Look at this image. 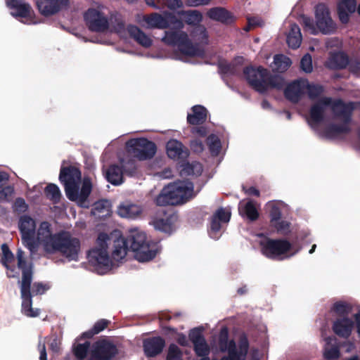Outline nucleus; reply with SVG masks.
<instances>
[{
	"label": "nucleus",
	"instance_id": "nucleus-1",
	"mask_svg": "<svg viewBox=\"0 0 360 360\" xmlns=\"http://www.w3.org/2000/svg\"><path fill=\"white\" fill-rule=\"evenodd\" d=\"M323 89L321 86L310 84L307 81V85L304 87V94L307 93L311 99L318 98L310 109L308 122L314 127L316 124L328 120L333 115L342 120L344 124L338 128V132L348 130L347 122L352 111L356 108L357 104L354 103H344L341 100L333 99L329 97H321Z\"/></svg>",
	"mask_w": 360,
	"mask_h": 360
},
{
	"label": "nucleus",
	"instance_id": "nucleus-2",
	"mask_svg": "<svg viewBox=\"0 0 360 360\" xmlns=\"http://www.w3.org/2000/svg\"><path fill=\"white\" fill-rule=\"evenodd\" d=\"M141 23L147 28L169 27L174 30L165 32L162 41L168 45L176 46L182 56H200L204 53L201 45L193 46L191 44L187 34L180 30L184 26L182 21L176 19L172 15L165 14L163 16L154 13L144 15Z\"/></svg>",
	"mask_w": 360,
	"mask_h": 360
},
{
	"label": "nucleus",
	"instance_id": "nucleus-3",
	"mask_svg": "<svg viewBox=\"0 0 360 360\" xmlns=\"http://www.w3.org/2000/svg\"><path fill=\"white\" fill-rule=\"evenodd\" d=\"M112 259L119 262L127 255L128 250L134 252V257L141 262L154 259L158 252L157 245L147 240L146 234L138 229H131L126 238L120 236L112 245Z\"/></svg>",
	"mask_w": 360,
	"mask_h": 360
},
{
	"label": "nucleus",
	"instance_id": "nucleus-4",
	"mask_svg": "<svg viewBox=\"0 0 360 360\" xmlns=\"http://www.w3.org/2000/svg\"><path fill=\"white\" fill-rule=\"evenodd\" d=\"M18 267L22 271L20 293L22 301V312L27 317H37L40 309L32 307V295H42L49 286L42 283H34L31 291V283L33 276V264L27 262L24 257V252L19 249L17 252Z\"/></svg>",
	"mask_w": 360,
	"mask_h": 360
},
{
	"label": "nucleus",
	"instance_id": "nucleus-5",
	"mask_svg": "<svg viewBox=\"0 0 360 360\" xmlns=\"http://www.w3.org/2000/svg\"><path fill=\"white\" fill-rule=\"evenodd\" d=\"M44 249L49 253H59L68 261H78L81 250L79 238L67 231H60L50 236L44 243Z\"/></svg>",
	"mask_w": 360,
	"mask_h": 360
},
{
	"label": "nucleus",
	"instance_id": "nucleus-6",
	"mask_svg": "<svg viewBox=\"0 0 360 360\" xmlns=\"http://www.w3.org/2000/svg\"><path fill=\"white\" fill-rule=\"evenodd\" d=\"M112 238L107 233H101L96 240V246L87 252V259L100 274L109 271L112 265L108 252V245L111 244Z\"/></svg>",
	"mask_w": 360,
	"mask_h": 360
},
{
	"label": "nucleus",
	"instance_id": "nucleus-7",
	"mask_svg": "<svg viewBox=\"0 0 360 360\" xmlns=\"http://www.w3.org/2000/svg\"><path fill=\"white\" fill-rule=\"evenodd\" d=\"M302 23L307 31L311 34H316L319 31L323 34H329L335 29L328 9L323 4L318 5L316 8V25L310 18L303 16Z\"/></svg>",
	"mask_w": 360,
	"mask_h": 360
},
{
	"label": "nucleus",
	"instance_id": "nucleus-8",
	"mask_svg": "<svg viewBox=\"0 0 360 360\" xmlns=\"http://www.w3.org/2000/svg\"><path fill=\"white\" fill-rule=\"evenodd\" d=\"M84 19L89 29L94 32H119L122 27L121 24H118L117 27L112 26L111 21L99 6L89 8L84 14Z\"/></svg>",
	"mask_w": 360,
	"mask_h": 360
},
{
	"label": "nucleus",
	"instance_id": "nucleus-9",
	"mask_svg": "<svg viewBox=\"0 0 360 360\" xmlns=\"http://www.w3.org/2000/svg\"><path fill=\"white\" fill-rule=\"evenodd\" d=\"M59 179L64 184L67 198L71 201H77L81 181L80 170L74 166L62 167Z\"/></svg>",
	"mask_w": 360,
	"mask_h": 360
},
{
	"label": "nucleus",
	"instance_id": "nucleus-10",
	"mask_svg": "<svg viewBox=\"0 0 360 360\" xmlns=\"http://www.w3.org/2000/svg\"><path fill=\"white\" fill-rule=\"evenodd\" d=\"M19 230L23 245L27 248L31 254H34L38 249L39 243L36 240V223L28 215L20 217L19 220Z\"/></svg>",
	"mask_w": 360,
	"mask_h": 360
},
{
	"label": "nucleus",
	"instance_id": "nucleus-11",
	"mask_svg": "<svg viewBox=\"0 0 360 360\" xmlns=\"http://www.w3.org/2000/svg\"><path fill=\"white\" fill-rule=\"evenodd\" d=\"M262 252L271 259H283L292 248V244L286 239L267 238L260 243Z\"/></svg>",
	"mask_w": 360,
	"mask_h": 360
},
{
	"label": "nucleus",
	"instance_id": "nucleus-12",
	"mask_svg": "<svg viewBox=\"0 0 360 360\" xmlns=\"http://www.w3.org/2000/svg\"><path fill=\"white\" fill-rule=\"evenodd\" d=\"M171 194L176 205H183L194 198L196 193L194 191V184L191 181H179L168 185Z\"/></svg>",
	"mask_w": 360,
	"mask_h": 360
},
{
	"label": "nucleus",
	"instance_id": "nucleus-13",
	"mask_svg": "<svg viewBox=\"0 0 360 360\" xmlns=\"http://www.w3.org/2000/svg\"><path fill=\"white\" fill-rule=\"evenodd\" d=\"M117 354L118 349L114 343L101 339L93 344L88 360H112Z\"/></svg>",
	"mask_w": 360,
	"mask_h": 360
},
{
	"label": "nucleus",
	"instance_id": "nucleus-14",
	"mask_svg": "<svg viewBox=\"0 0 360 360\" xmlns=\"http://www.w3.org/2000/svg\"><path fill=\"white\" fill-rule=\"evenodd\" d=\"M269 71L262 67L255 68H247L244 70V75L248 82L256 91L263 93L268 90Z\"/></svg>",
	"mask_w": 360,
	"mask_h": 360
},
{
	"label": "nucleus",
	"instance_id": "nucleus-15",
	"mask_svg": "<svg viewBox=\"0 0 360 360\" xmlns=\"http://www.w3.org/2000/svg\"><path fill=\"white\" fill-rule=\"evenodd\" d=\"M160 213L162 217H152L150 224L155 230L171 235L175 231V223L178 219L177 214L172 211L167 212L164 210H160Z\"/></svg>",
	"mask_w": 360,
	"mask_h": 360
},
{
	"label": "nucleus",
	"instance_id": "nucleus-16",
	"mask_svg": "<svg viewBox=\"0 0 360 360\" xmlns=\"http://www.w3.org/2000/svg\"><path fill=\"white\" fill-rule=\"evenodd\" d=\"M126 148L128 152L140 153L145 158H153L157 151L156 145L146 139H132L126 143Z\"/></svg>",
	"mask_w": 360,
	"mask_h": 360
},
{
	"label": "nucleus",
	"instance_id": "nucleus-17",
	"mask_svg": "<svg viewBox=\"0 0 360 360\" xmlns=\"http://www.w3.org/2000/svg\"><path fill=\"white\" fill-rule=\"evenodd\" d=\"M6 5L10 9L15 10L11 14L20 18V21L26 24L35 23L33 18V11L31 6L22 0H7Z\"/></svg>",
	"mask_w": 360,
	"mask_h": 360
},
{
	"label": "nucleus",
	"instance_id": "nucleus-18",
	"mask_svg": "<svg viewBox=\"0 0 360 360\" xmlns=\"http://www.w3.org/2000/svg\"><path fill=\"white\" fill-rule=\"evenodd\" d=\"M176 168L182 178H196L200 176L203 171L202 165L196 161H190L189 159H176Z\"/></svg>",
	"mask_w": 360,
	"mask_h": 360
},
{
	"label": "nucleus",
	"instance_id": "nucleus-19",
	"mask_svg": "<svg viewBox=\"0 0 360 360\" xmlns=\"http://www.w3.org/2000/svg\"><path fill=\"white\" fill-rule=\"evenodd\" d=\"M231 215V212L223 207L216 210L211 218L210 228L208 231L212 238L218 239L221 236V223L229 222Z\"/></svg>",
	"mask_w": 360,
	"mask_h": 360
},
{
	"label": "nucleus",
	"instance_id": "nucleus-20",
	"mask_svg": "<svg viewBox=\"0 0 360 360\" xmlns=\"http://www.w3.org/2000/svg\"><path fill=\"white\" fill-rule=\"evenodd\" d=\"M165 340L160 336L150 337L143 340V349L146 357H155L160 354L165 347Z\"/></svg>",
	"mask_w": 360,
	"mask_h": 360
},
{
	"label": "nucleus",
	"instance_id": "nucleus-21",
	"mask_svg": "<svg viewBox=\"0 0 360 360\" xmlns=\"http://www.w3.org/2000/svg\"><path fill=\"white\" fill-rule=\"evenodd\" d=\"M354 328V321L352 318L334 319L332 323L333 333L340 338L347 339Z\"/></svg>",
	"mask_w": 360,
	"mask_h": 360
},
{
	"label": "nucleus",
	"instance_id": "nucleus-22",
	"mask_svg": "<svg viewBox=\"0 0 360 360\" xmlns=\"http://www.w3.org/2000/svg\"><path fill=\"white\" fill-rule=\"evenodd\" d=\"M68 4L69 0H42L37 5L42 15H50L65 8Z\"/></svg>",
	"mask_w": 360,
	"mask_h": 360
},
{
	"label": "nucleus",
	"instance_id": "nucleus-23",
	"mask_svg": "<svg viewBox=\"0 0 360 360\" xmlns=\"http://www.w3.org/2000/svg\"><path fill=\"white\" fill-rule=\"evenodd\" d=\"M307 85V80L300 79L289 84L285 89V97L292 101L297 102L304 94V87Z\"/></svg>",
	"mask_w": 360,
	"mask_h": 360
},
{
	"label": "nucleus",
	"instance_id": "nucleus-24",
	"mask_svg": "<svg viewBox=\"0 0 360 360\" xmlns=\"http://www.w3.org/2000/svg\"><path fill=\"white\" fill-rule=\"evenodd\" d=\"M103 173L108 182L114 186H119L124 182V174L122 167L117 164H111L103 168Z\"/></svg>",
	"mask_w": 360,
	"mask_h": 360
},
{
	"label": "nucleus",
	"instance_id": "nucleus-25",
	"mask_svg": "<svg viewBox=\"0 0 360 360\" xmlns=\"http://www.w3.org/2000/svg\"><path fill=\"white\" fill-rule=\"evenodd\" d=\"M239 214L250 221H255L259 217L255 202L252 200H248L246 202L240 201L238 205Z\"/></svg>",
	"mask_w": 360,
	"mask_h": 360
},
{
	"label": "nucleus",
	"instance_id": "nucleus-26",
	"mask_svg": "<svg viewBox=\"0 0 360 360\" xmlns=\"http://www.w3.org/2000/svg\"><path fill=\"white\" fill-rule=\"evenodd\" d=\"M353 305L346 301H337L330 307V313L334 319L350 318Z\"/></svg>",
	"mask_w": 360,
	"mask_h": 360
},
{
	"label": "nucleus",
	"instance_id": "nucleus-27",
	"mask_svg": "<svg viewBox=\"0 0 360 360\" xmlns=\"http://www.w3.org/2000/svg\"><path fill=\"white\" fill-rule=\"evenodd\" d=\"M356 8L355 0H340L338 4V11L340 21L342 23H347L349 20V16Z\"/></svg>",
	"mask_w": 360,
	"mask_h": 360
},
{
	"label": "nucleus",
	"instance_id": "nucleus-28",
	"mask_svg": "<svg viewBox=\"0 0 360 360\" xmlns=\"http://www.w3.org/2000/svg\"><path fill=\"white\" fill-rule=\"evenodd\" d=\"M207 15L213 20L226 24L231 23L234 19L233 15L222 7H214L210 8L207 11Z\"/></svg>",
	"mask_w": 360,
	"mask_h": 360
},
{
	"label": "nucleus",
	"instance_id": "nucleus-29",
	"mask_svg": "<svg viewBox=\"0 0 360 360\" xmlns=\"http://www.w3.org/2000/svg\"><path fill=\"white\" fill-rule=\"evenodd\" d=\"M142 211L141 206L129 202L121 204L117 209V213L120 217L129 219L137 218L141 214Z\"/></svg>",
	"mask_w": 360,
	"mask_h": 360
},
{
	"label": "nucleus",
	"instance_id": "nucleus-30",
	"mask_svg": "<svg viewBox=\"0 0 360 360\" xmlns=\"http://www.w3.org/2000/svg\"><path fill=\"white\" fill-rule=\"evenodd\" d=\"M168 158H186L188 153L182 143L177 140L169 141L166 146Z\"/></svg>",
	"mask_w": 360,
	"mask_h": 360
},
{
	"label": "nucleus",
	"instance_id": "nucleus-31",
	"mask_svg": "<svg viewBox=\"0 0 360 360\" xmlns=\"http://www.w3.org/2000/svg\"><path fill=\"white\" fill-rule=\"evenodd\" d=\"M129 35L134 38L140 45L145 48L150 47L153 44L151 37L143 31L139 29L137 27L130 25L127 28Z\"/></svg>",
	"mask_w": 360,
	"mask_h": 360
},
{
	"label": "nucleus",
	"instance_id": "nucleus-32",
	"mask_svg": "<svg viewBox=\"0 0 360 360\" xmlns=\"http://www.w3.org/2000/svg\"><path fill=\"white\" fill-rule=\"evenodd\" d=\"M229 331L227 326H224L221 328L218 335V347L221 352H226L230 350L231 342H233L234 349H237L236 343L233 339L229 340Z\"/></svg>",
	"mask_w": 360,
	"mask_h": 360
},
{
	"label": "nucleus",
	"instance_id": "nucleus-33",
	"mask_svg": "<svg viewBox=\"0 0 360 360\" xmlns=\"http://www.w3.org/2000/svg\"><path fill=\"white\" fill-rule=\"evenodd\" d=\"M347 56L342 53H335L330 56L326 61V65L332 69L344 68L348 64Z\"/></svg>",
	"mask_w": 360,
	"mask_h": 360
},
{
	"label": "nucleus",
	"instance_id": "nucleus-34",
	"mask_svg": "<svg viewBox=\"0 0 360 360\" xmlns=\"http://www.w3.org/2000/svg\"><path fill=\"white\" fill-rule=\"evenodd\" d=\"M288 46L292 49L298 48L302 42V34L300 27L295 24L290 25V31L286 37Z\"/></svg>",
	"mask_w": 360,
	"mask_h": 360
},
{
	"label": "nucleus",
	"instance_id": "nucleus-35",
	"mask_svg": "<svg viewBox=\"0 0 360 360\" xmlns=\"http://www.w3.org/2000/svg\"><path fill=\"white\" fill-rule=\"evenodd\" d=\"M206 109L202 105H195L192 108V113L188 115L187 120L191 124H199L206 120Z\"/></svg>",
	"mask_w": 360,
	"mask_h": 360
},
{
	"label": "nucleus",
	"instance_id": "nucleus-36",
	"mask_svg": "<svg viewBox=\"0 0 360 360\" xmlns=\"http://www.w3.org/2000/svg\"><path fill=\"white\" fill-rule=\"evenodd\" d=\"M171 193L169 186L165 187L154 199L155 204L160 207L176 205L174 200L172 198L173 195Z\"/></svg>",
	"mask_w": 360,
	"mask_h": 360
},
{
	"label": "nucleus",
	"instance_id": "nucleus-37",
	"mask_svg": "<svg viewBox=\"0 0 360 360\" xmlns=\"http://www.w3.org/2000/svg\"><path fill=\"white\" fill-rule=\"evenodd\" d=\"M291 60L282 54L276 55L271 67L274 71L283 72L287 70L291 65Z\"/></svg>",
	"mask_w": 360,
	"mask_h": 360
},
{
	"label": "nucleus",
	"instance_id": "nucleus-38",
	"mask_svg": "<svg viewBox=\"0 0 360 360\" xmlns=\"http://www.w3.org/2000/svg\"><path fill=\"white\" fill-rule=\"evenodd\" d=\"M119 165L122 167L124 175L134 176L137 172V163L136 159H119Z\"/></svg>",
	"mask_w": 360,
	"mask_h": 360
},
{
	"label": "nucleus",
	"instance_id": "nucleus-39",
	"mask_svg": "<svg viewBox=\"0 0 360 360\" xmlns=\"http://www.w3.org/2000/svg\"><path fill=\"white\" fill-rule=\"evenodd\" d=\"M110 323V321L101 319L97 321L93 327L88 331L82 334V337L85 338H91L94 335L98 334L105 329Z\"/></svg>",
	"mask_w": 360,
	"mask_h": 360
},
{
	"label": "nucleus",
	"instance_id": "nucleus-40",
	"mask_svg": "<svg viewBox=\"0 0 360 360\" xmlns=\"http://www.w3.org/2000/svg\"><path fill=\"white\" fill-rule=\"evenodd\" d=\"M44 193L46 197L53 203H58L61 198L60 191L54 184H49L44 189Z\"/></svg>",
	"mask_w": 360,
	"mask_h": 360
},
{
	"label": "nucleus",
	"instance_id": "nucleus-41",
	"mask_svg": "<svg viewBox=\"0 0 360 360\" xmlns=\"http://www.w3.org/2000/svg\"><path fill=\"white\" fill-rule=\"evenodd\" d=\"M1 248L2 251L1 262L6 268L8 269V264L14 260V255L7 244H2Z\"/></svg>",
	"mask_w": 360,
	"mask_h": 360
},
{
	"label": "nucleus",
	"instance_id": "nucleus-42",
	"mask_svg": "<svg viewBox=\"0 0 360 360\" xmlns=\"http://www.w3.org/2000/svg\"><path fill=\"white\" fill-rule=\"evenodd\" d=\"M89 347L90 342L89 341H86L83 344H77L73 350L74 355L79 360H84L87 355Z\"/></svg>",
	"mask_w": 360,
	"mask_h": 360
},
{
	"label": "nucleus",
	"instance_id": "nucleus-43",
	"mask_svg": "<svg viewBox=\"0 0 360 360\" xmlns=\"http://www.w3.org/2000/svg\"><path fill=\"white\" fill-rule=\"evenodd\" d=\"M166 360H183V352L176 345H169Z\"/></svg>",
	"mask_w": 360,
	"mask_h": 360
},
{
	"label": "nucleus",
	"instance_id": "nucleus-44",
	"mask_svg": "<svg viewBox=\"0 0 360 360\" xmlns=\"http://www.w3.org/2000/svg\"><path fill=\"white\" fill-rule=\"evenodd\" d=\"M193 349L198 356H206L210 353V348L205 339L194 344Z\"/></svg>",
	"mask_w": 360,
	"mask_h": 360
},
{
	"label": "nucleus",
	"instance_id": "nucleus-45",
	"mask_svg": "<svg viewBox=\"0 0 360 360\" xmlns=\"http://www.w3.org/2000/svg\"><path fill=\"white\" fill-rule=\"evenodd\" d=\"M279 234L288 236L290 232V223L285 220H279L271 225Z\"/></svg>",
	"mask_w": 360,
	"mask_h": 360
},
{
	"label": "nucleus",
	"instance_id": "nucleus-46",
	"mask_svg": "<svg viewBox=\"0 0 360 360\" xmlns=\"http://www.w3.org/2000/svg\"><path fill=\"white\" fill-rule=\"evenodd\" d=\"M183 18L188 24L198 23L202 20V15L196 11H189L181 13Z\"/></svg>",
	"mask_w": 360,
	"mask_h": 360
},
{
	"label": "nucleus",
	"instance_id": "nucleus-47",
	"mask_svg": "<svg viewBox=\"0 0 360 360\" xmlns=\"http://www.w3.org/2000/svg\"><path fill=\"white\" fill-rule=\"evenodd\" d=\"M207 144L212 155H218L221 148V143L219 139L215 135H210L207 138Z\"/></svg>",
	"mask_w": 360,
	"mask_h": 360
},
{
	"label": "nucleus",
	"instance_id": "nucleus-48",
	"mask_svg": "<svg viewBox=\"0 0 360 360\" xmlns=\"http://www.w3.org/2000/svg\"><path fill=\"white\" fill-rule=\"evenodd\" d=\"M239 350H238V357L245 356L249 349V341L245 334H242L238 341Z\"/></svg>",
	"mask_w": 360,
	"mask_h": 360
},
{
	"label": "nucleus",
	"instance_id": "nucleus-49",
	"mask_svg": "<svg viewBox=\"0 0 360 360\" xmlns=\"http://www.w3.org/2000/svg\"><path fill=\"white\" fill-rule=\"evenodd\" d=\"M51 235L53 234L51 233V224L48 221H42L37 230L38 238H44L46 242Z\"/></svg>",
	"mask_w": 360,
	"mask_h": 360
},
{
	"label": "nucleus",
	"instance_id": "nucleus-50",
	"mask_svg": "<svg viewBox=\"0 0 360 360\" xmlns=\"http://www.w3.org/2000/svg\"><path fill=\"white\" fill-rule=\"evenodd\" d=\"M340 355V349L336 345H332L324 349L323 356L327 360L337 359L339 358Z\"/></svg>",
	"mask_w": 360,
	"mask_h": 360
},
{
	"label": "nucleus",
	"instance_id": "nucleus-51",
	"mask_svg": "<svg viewBox=\"0 0 360 360\" xmlns=\"http://www.w3.org/2000/svg\"><path fill=\"white\" fill-rule=\"evenodd\" d=\"M91 191V184L89 181H84L82 184L80 191L79 190L78 200L80 202H84L88 198Z\"/></svg>",
	"mask_w": 360,
	"mask_h": 360
},
{
	"label": "nucleus",
	"instance_id": "nucleus-52",
	"mask_svg": "<svg viewBox=\"0 0 360 360\" xmlns=\"http://www.w3.org/2000/svg\"><path fill=\"white\" fill-rule=\"evenodd\" d=\"M268 89L270 88L281 89L284 84V79L280 75L271 76L268 75Z\"/></svg>",
	"mask_w": 360,
	"mask_h": 360
},
{
	"label": "nucleus",
	"instance_id": "nucleus-53",
	"mask_svg": "<svg viewBox=\"0 0 360 360\" xmlns=\"http://www.w3.org/2000/svg\"><path fill=\"white\" fill-rule=\"evenodd\" d=\"M188 338L193 345L204 340L205 338L202 335V328L198 327L191 329L188 333Z\"/></svg>",
	"mask_w": 360,
	"mask_h": 360
},
{
	"label": "nucleus",
	"instance_id": "nucleus-54",
	"mask_svg": "<svg viewBox=\"0 0 360 360\" xmlns=\"http://www.w3.org/2000/svg\"><path fill=\"white\" fill-rule=\"evenodd\" d=\"M269 217L271 225L281 220L282 217L281 209L277 205H273L269 210Z\"/></svg>",
	"mask_w": 360,
	"mask_h": 360
},
{
	"label": "nucleus",
	"instance_id": "nucleus-55",
	"mask_svg": "<svg viewBox=\"0 0 360 360\" xmlns=\"http://www.w3.org/2000/svg\"><path fill=\"white\" fill-rule=\"evenodd\" d=\"M300 65L302 70L307 73L311 72L312 71V60L309 54H306L302 57L300 62Z\"/></svg>",
	"mask_w": 360,
	"mask_h": 360
},
{
	"label": "nucleus",
	"instance_id": "nucleus-56",
	"mask_svg": "<svg viewBox=\"0 0 360 360\" xmlns=\"http://www.w3.org/2000/svg\"><path fill=\"white\" fill-rule=\"evenodd\" d=\"M0 189V201H8L14 193V188L11 186L5 185Z\"/></svg>",
	"mask_w": 360,
	"mask_h": 360
},
{
	"label": "nucleus",
	"instance_id": "nucleus-57",
	"mask_svg": "<svg viewBox=\"0 0 360 360\" xmlns=\"http://www.w3.org/2000/svg\"><path fill=\"white\" fill-rule=\"evenodd\" d=\"M195 33L198 34V35H194V37L196 40L200 41L201 44H207V34L204 27L199 26L196 27Z\"/></svg>",
	"mask_w": 360,
	"mask_h": 360
},
{
	"label": "nucleus",
	"instance_id": "nucleus-58",
	"mask_svg": "<svg viewBox=\"0 0 360 360\" xmlns=\"http://www.w3.org/2000/svg\"><path fill=\"white\" fill-rule=\"evenodd\" d=\"M14 210L19 212H25L27 210L28 205L26 204L25 200L22 198H18L14 202Z\"/></svg>",
	"mask_w": 360,
	"mask_h": 360
},
{
	"label": "nucleus",
	"instance_id": "nucleus-59",
	"mask_svg": "<svg viewBox=\"0 0 360 360\" xmlns=\"http://www.w3.org/2000/svg\"><path fill=\"white\" fill-rule=\"evenodd\" d=\"M164 5L170 10L175 11L183 6L182 0H164Z\"/></svg>",
	"mask_w": 360,
	"mask_h": 360
},
{
	"label": "nucleus",
	"instance_id": "nucleus-60",
	"mask_svg": "<svg viewBox=\"0 0 360 360\" xmlns=\"http://www.w3.org/2000/svg\"><path fill=\"white\" fill-rule=\"evenodd\" d=\"M228 356H223L221 360H239L238 357V349H234L233 342H231L230 350L226 351Z\"/></svg>",
	"mask_w": 360,
	"mask_h": 360
},
{
	"label": "nucleus",
	"instance_id": "nucleus-61",
	"mask_svg": "<svg viewBox=\"0 0 360 360\" xmlns=\"http://www.w3.org/2000/svg\"><path fill=\"white\" fill-rule=\"evenodd\" d=\"M211 0H184L185 3L189 6H198L200 5H206Z\"/></svg>",
	"mask_w": 360,
	"mask_h": 360
},
{
	"label": "nucleus",
	"instance_id": "nucleus-62",
	"mask_svg": "<svg viewBox=\"0 0 360 360\" xmlns=\"http://www.w3.org/2000/svg\"><path fill=\"white\" fill-rule=\"evenodd\" d=\"M219 68L224 73H233V68L231 64L221 62L219 63Z\"/></svg>",
	"mask_w": 360,
	"mask_h": 360
},
{
	"label": "nucleus",
	"instance_id": "nucleus-63",
	"mask_svg": "<svg viewBox=\"0 0 360 360\" xmlns=\"http://www.w3.org/2000/svg\"><path fill=\"white\" fill-rule=\"evenodd\" d=\"M49 349L56 354H58L60 352V342L58 341L57 338L52 340L49 345Z\"/></svg>",
	"mask_w": 360,
	"mask_h": 360
},
{
	"label": "nucleus",
	"instance_id": "nucleus-64",
	"mask_svg": "<svg viewBox=\"0 0 360 360\" xmlns=\"http://www.w3.org/2000/svg\"><path fill=\"white\" fill-rule=\"evenodd\" d=\"M354 325L356 328L358 336L360 338V310L354 315Z\"/></svg>",
	"mask_w": 360,
	"mask_h": 360
}]
</instances>
